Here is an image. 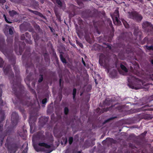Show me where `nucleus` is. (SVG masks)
<instances>
[{"instance_id":"6","label":"nucleus","mask_w":153,"mask_h":153,"mask_svg":"<svg viewBox=\"0 0 153 153\" xmlns=\"http://www.w3.org/2000/svg\"><path fill=\"white\" fill-rule=\"evenodd\" d=\"M143 27L144 28H146L147 27H150L153 29V26L151 25L149 23L147 22H144L142 25Z\"/></svg>"},{"instance_id":"19","label":"nucleus","mask_w":153,"mask_h":153,"mask_svg":"<svg viewBox=\"0 0 153 153\" xmlns=\"http://www.w3.org/2000/svg\"><path fill=\"white\" fill-rule=\"evenodd\" d=\"M47 102V99H44L42 101V103L43 104H44L45 103Z\"/></svg>"},{"instance_id":"29","label":"nucleus","mask_w":153,"mask_h":153,"mask_svg":"<svg viewBox=\"0 0 153 153\" xmlns=\"http://www.w3.org/2000/svg\"><path fill=\"white\" fill-rule=\"evenodd\" d=\"M1 119L2 120H3L4 119V117L3 116V117H2Z\"/></svg>"},{"instance_id":"34","label":"nucleus","mask_w":153,"mask_h":153,"mask_svg":"<svg viewBox=\"0 0 153 153\" xmlns=\"http://www.w3.org/2000/svg\"><path fill=\"white\" fill-rule=\"evenodd\" d=\"M123 74V75H125V74Z\"/></svg>"},{"instance_id":"33","label":"nucleus","mask_w":153,"mask_h":153,"mask_svg":"<svg viewBox=\"0 0 153 153\" xmlns=\"http://www.w3.org/2000/svg\"><path fill=\"white\" fill-rule=\"evenodd\" d=\"M2 67V66L0 65V67Z\"/></svg>"},{"instance_id":"11","label":"nucleus","mask_w":153,"mask_h":153,"mask_svg":"<svg viewBox=\"0 0 153 153\" xmlns=\"http://www.w3.org/2000/svg\"><path fill=\"white\" fill-rule=\"evenodd\" d=\"M3 16H4V19H5V20L6 21V22L8 23H12V22H10L7 19L5 16V15H3Z\"/></svg>"},{"instance_id":"7","label":"nucleus","mask_w":153,"mask_h":153,"mask_svg":"<svg viewBox=\"0 0 153 153\" xmlns=\"http://www.w3.org/2000/svg\"><path fill=\"white\" fill-rule=\"evenodd\" d=\"M122 21L123 24L125 27L126 28H128L129 27L128 25L127 22L124 20H122Z\"/></svg>"},{"instance_id":"8","label":"nucleus","mask_w":153,"mask_h":153,"mask_svg":"<svg viewBox=\"0 0 153 153\" xmlns=\"http://www.w3.org/2000/svg\"><path fill=\"white\" fill-rule=\"evenodd\" d=\"M120 67L122 69L123 71L125 72V73H126L127 72V69L123 65H121Z\"/></svg>"},{"instance_id":"3","label":"nucleus","mask_w":153,"mask_h":153,"mask_svg":"<svg viewBox=\"0 0 153 153\" xmlns=\"http://www.w3.org/2000/svg\"><path fill=\"white\" fill-rule=\"evenodd\" d=\"M111 16L113 20L114 23L116 25H120L121 22L119 20V16L118 9L117 8L115 10L114 13L113 15H111Z\"/></svg>"},{"instance_id":"24","label":"nucleus","mask_w":153,"mask_h":153,"mask_svg":"<svg viewBox=\"0 0 153 153\" xmlns=\"http://www.w3.org/2000/svg\"><path fill=\"white\" fill-rule=\"evenodd\" d=\"M150 78L153 80V74H152L150 76Z\"/></svg>"},{"instance_id":"14","label":"nucleus","mask_w":153,"mask_h":153,"mask_svg":"<svg viewBox=\"0 0 153 153\" xmlns=\"http://www.w3.org/2000/svg\"><path fill=\"white\" fill-rule=\"evenodd\" d=\"M64 111L65 114H68V109L67 108H65L64 109Z\"/></svg>"},{"instance_id":"28","label":"nucleus","mask_w":153,"mask_h":153,"mask_svg":"<svg viewBox=\"0 0 153 153\" xmlns=\"http://www.w3.org/2000/svg\"><path fill=\"white\" fill-rule=\"evenodd\" d=\"M146 132H145L144 133V134H146Z\"/></svg>"},{"instance_id":"12","label":"nucleus","mask_w":153,"mask_h":153,"mask_svg":"<svg viewBox=\"0 0 153 153\" xmlns=\"http://www.w3.org/2000/svg\"><path fill=\"white\" fill-rule=\"evenodd\" d=\"M60 58L61 60V61L63 63H66V60L65 59L62 57V56L60 55Z\"/></svg>"},{"instance_id":"23","label":"nucleus","mask_w":153,"mask_h":153,"mask_svg":"<svg viewBox=\"0 0 153 153\" xmlns=\"http://www.w3.org/2000/svg\"><path fill=\"white\" fill-rule=\"evenodd\" d=\"M82 62H83V63L84 64V65L85 66V62L84 61H83V58H82Z\"/></svg>"},{"instance_id":"9","label":"nucleus","mask_w":153,"mask_h":153,"mask_svg":"<svg viewBox=\"0 0 153 153\" xmlns=\"http://www.w3.org/2000/svg\"><path fill=\"white\" fill-rule=\"evenodd\" d=\"M10 15L11 16H13L16 13V12L14 10H12L9 12Z\"/></svg>"},{"instance_id":"18","label":"nucleus","mask_w":153,"mask_h":153,"mask_svg":"<svg viewBox=\"0 0 153 153\" xmlns=\"http://www.w3.org/2000/svg\"><path fill=\"white\" fill-rule=\"evenodd\" d=\"M27 145L25 149L23 151L22 153H26L27 152Z\"/></svg>"},{"instance_id":"2","label":"nucleus","mask_w":153,"mask_h":153,"mask_svg":"<svg viewBox=\"0 0 153 153\" xmlns=\"http://www.w3.org/2000/svg\"><path fill=\"white\" fill-rule=\"evenodd\" d=\"M33 146L34 149L37 152L43 151L45 153H49L51 152L49 150L51 146L44 143H39L38 146H36L34 144Z\"/></svg>"},{"instance_id":"13","label":"nucleus","mask_w":153,"mask_h":153,"mask_svg":"<svg viewBox=\"0 0 153 153\" xmlns=\"http://www.w3.org/2000/svg\"><path fill=\"white\" fill-rule=\"evenodd\" d=\"M76 89H73V98L74 99L75 97V95H76Z\"/></svg>"},{"instance_id":"15","label":"nucleus","mask_w":153,"mask_h":153,"mask_svg":"<svg viewBox=\"0 0 153 153\" xmlns=\"http://www.w3.org/2000/svg\"><path fill=\"white\" fill-rule=\"evenodd\" d=\"M73 138L72 137H70L69 139V143L70 144H71L72 143Z\"/></svg>"},{"instance_id":"35","label":"nucleus","mask_w":153,"mask_h":153,"mask_svg":"<svg viewBox=\"0 0 153 153\" xmlns=\"http://www.w3.org/2000/svg\"><path fill=\"white\" fill-rule=\"evenodd\" d=\"M78 153H80V152H78Z\"/></svg>"},{"instance_id":"30","label":"nucleus","mask_w":153,"mask_h":153,"mask_svg":"<svg viewBox=\"0 0 153 153\" xmlns=\"http://www.w3.org/2000/svg\"><path fill=\"white\" fill-rule=\"evenodd\" d=\"M62 39H63V41H64V40H65V39H64V38H63Z\"/></svg>"},{"instance_id":"5","label":"nucleus","mask_w":153,"mask_h":153,"mask_svg":"<svg viewBox=\"0 0 153 153\" xmlns=\"http://www.w3.org/2000/svg\"><path fill=\"white\" fill-rule=\"evenodd\" d=\"M99 62L101 65L104 67H105L106 62L105 58L103 56H100Z\"/></svg>"},{"instance_id":"26","label":"nucleus","mask_w":153,"mask_h":153,"mask_svg":"<svg viewBox=\"0 0 153 153\" xmlns=\"http://www.w3.org/2000/svg\"><path fill=\"white\" fill-rule=\"evenodd\" d=\"M151 62L152 64H153V60H152L151 61Z\"/></svg>"},{"instance_id":"31","label":"nucleus","mask_w":153,"mask_h":153,"mask_svg":"<svg viewBox=\"0 0 153 153\" xmlns=\"http://www.w3.org/2000/svg\"><path fill=\"white\" fill-rule=\"evenodd\" d=\"M95 82H96V84H97V82H96V80H95Z\"/></svg>"},{"instance_id":"4","label":"nucleus","mask_w":153,"mask_h":153,"mask_svg":"<svg viewBox=\"0 0 153 153\" xmlns=\"http://www.w3.org/2000/svg\"><path fill=\"white\" fill-rule=\"evenodd\" d=\"M129 17L131 18L135 19L137 21H139L142 19V16L140 14L134 12L129 13Z\"/></svg>"},{"instance_id":"17","label":"nucleus","mask_w":153,"mask_h":153,"mask_svg":"<svg viewBox=\"0 0 153 153\" xmlns=\"http://www.w3.org/2000/svg\"><path fill=\"white\" fill-rule=\"evenodd\" d=\"M3 126L2 123L0 121V130L1 131L2 129V127Z\"/></svg>"},{"instance_id":"22","label":"nucleus","mask_w":153,"mask_h":153,"mask_svg":"<svg viewBox=\"0 0 153 153\" xmlns=\"http://www.w3.org/2000/svg\"><path fill=\"white\" fill-rule=\"evenodd\" d=\"M5 2V0H0V3L3 4Z\"/></svg>"},{"instance_id":"25","label":"nucleus","mask_w":153,"mask_h":153,"mask_svg":"<svg viewBox=\"0 0 153 153\" xmlns=\"http://www.w3.org/2000/svg\"><path fill=\"white\" fill-rule=\"evenodd\" d=\"M152 48V47H148L147 48H148V49H151Z\"/></svg>"},{"instance_id":"20","label":"nucleus","mask_w":153,"mask_h":153,"mask_svg":"<svg viewBox=\"0 0 153 153\" xmlns=\"http://www.w3.org/2000/svg\"><path fill=\"white\" fill-rule=\"evenodd\" d=\"M9 32L10 34L11 35L13 33V31L11 28L9 29Z\"/></svg>"},{"instance_id":"27","label":"nucleus","mask_w":153,"mask_h":153,"mask_svg":"<svg viewBox=\"0 0 153 153\" xmlns=\"http://www.w3.org/2000/svg\"><path fill=\"white\" fill-rule=\"evenodd\" d=\"M2 100H0V103H2Z\"/></svg>"},{"instance_id":"16","label":"nucleus","mask_w":153,"mask_h":153,"mask_svg":"<svg viewBox=\"0 0 153 153\" xmlns=\"http://www.w3.org/2000/svg\"><path fill=\"white\" fill-rule=\"evenodd\" d=\"M56 2L59 5L61 6V2L60 0H56Z\"/></svg>"},{"instance_id":"1","label":"nucleus","mask_w":153,"mask_h":153,"mask_svg":"<svg viewBox=\"0 0 153 153\" xmlns=\"http://www.w3.org/2000/svg\"><path fill=\"white\" fill-rule=\"evenodd\" d=\"M129 87L131 88L137 89L143 88V83L140 80L134 77L130 76L128 79Z\"/></svg>"},{"instance_id":"21","label":"nucleus","mask_w":153,"mask_h":153,"mask_svg":"<svg viewBox=\"0 0 153 153\" xmlns=\"http://www.w3.org/2000/svg\"><path fill=\"white\" fill-rule=\"evenodd\" d=\"M42 79H43L42 76H41V77L39 78L38 81L39 82H42Z\"/></svg>"},{"instance_id":"10","label":"nucleus","mask_w":153,"mask_h":153,"mask_svg":"<svg viewBox=\"0 0 153 153\" xmlns=\"http://www.w3.org/2000/svg\"><path fill=\"white\" fill-rule=\"evenodd\" d=\"M67 142V140L66 138H64L63 139V141H61L62 144H65Z\"/></svg>"},{"instance_id":"32","label":"nucleus","mask_w":153,"mask_h":153,"mask_svg":"<svg viewBox=\"0 0 153 153\" xmlns=\"http://www.w3.org/2000/svg\"><path fill=\"white\" fill-rule=\"evenodd\" d=\"M61 82V79H60V83Z\"/></svg>"}]
</instances>
